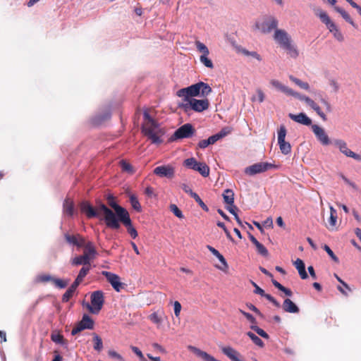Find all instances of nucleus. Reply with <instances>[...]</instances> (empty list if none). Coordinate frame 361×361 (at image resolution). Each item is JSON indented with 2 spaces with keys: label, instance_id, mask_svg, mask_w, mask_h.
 Returning a JSON list of instances; mask_svg holds the SVG:
<instances>
[{
  "label": "nucleus",
  "instance_id": "nucleus-9",
  "mask_svg": "<svg viewBox=\"0 0 361 361\" xmlns=\"http://www.w3.org/2000/svg\"><path fill=\"white\" fill-rule=\"evenodd\" d=\"M270 83L273 87H274L278 90L281 91V92L287 95L292 96L300 101H304L307 104L309 102V100L311 99L309 97L301 94L300 93L297 92L292 90L291 88H289L288 87L283 85L279 80H271Z\"/></svg>",
  "mask_w": 361,
  "mask_h": 361
},
{
  "label": "nucleus",
  "instance_id": "nucleus-35",
  "mask_svg": "<svg viewBox=\"0 0 361 361\" xmlns=\"http://www.w3.org/2000/svg\"><path fill=\"white\" fill-rule=\"evenodd\" d=\"M80 323L84 326H88L86 329H92L94 328V321L88 314H84Z\"/></svg>",
  "mask_w": 361,
  "mask_h": 361
},
{
  "label": "nucleus",
  "instance_id": "nucleus-22",
  "mask_svg": "<svg viewBox=\"0 0 361 361\" xmlns=\"http://www.w3.org/2000/svg\"><path fill=\"white\" fill-rule=\"evenodd\" d=\"M84 244L85 245L82 247L84 248L83 255H86L87 259L92 261L97 255V251L94 244L90 240H86Z\"/></svg>",
  "mask_w": 361,
  "mask_h": 361
},
{
  "label": "nucleus",
  "instance_id": "nucleus-5",
  "mask_svg": "<svg viewBox=\"0 0 361 361\" xmlns=\"http://www.w3.org/2000/svg\"><path fill=\"white\" fill-rule=\"evenodd\" d=\"M279 25L278 20L273 16H264L263 21H256L255 27L264 34H268L272 32L273 30L277 29Z\"/></svg>",
  "mask_w": 361,
  "mask_h": 361
},
{
  "label": "nucleus",
  "instance_id": "nucleus-3",
  "mask_svg": "<svg viewBox=\"0 0 361 361\" xmlns=\"http://www.w3.org/2000/svg\"><path fill=\"white\" fill-rule=\"evenodd\" d=\"M103 203L101 200L96 202V207L92 204L89 201L82 200L79 204L80 212L84 214L87 219H98L102 221V211L99 208V204Z\"/></svg>",
  "mask_w": 361,
  "mask_h": 361
},
{
  "label": "nucleus",
  "instance_id": "nucleus-11",
  "mask_svg": "<svg viewBox=\"0 0 361 361\" xmlns=\"http://www.w3.org/2000/svg\"><path fill=\"white\" fill-rule=\"evenodd\" d=\"M287 130L284 125H281L277 130L278 144L282 154L287 155L291 152V145L286 141Z\"/></svg>",
  "mask_w": 361,
  "mask_h": 361
},
{
  "label": "nucleus",
  "instance_id": "nucleus-7",
  "mask_svg": "<svg viewBox=\"0 0 361 361\" xmlns=\"http://www.w3.org/2000/svg\"><path fill=\"white\" fill-rule=\"evenodd\" d=\"M279 168V166L269 162H258L246 167L244 172L245 174L252 176L271 169H277Z\"/></svg>",
  "mask_w": 361,
  "mask_h": 361
},
{
  "label": "nucleus",
  "instance_id": "nucleus-25",
  "mask_svg": "<svg viewBox=\"0 0 361 361\" xmlns=\"http://www.w3.org/2000/svg\"><path fill=\"white\" fill-rule=\"evenodd\" d=\"M283 310L288 313H298L300 310L299 307L290 299H285L283 305Z\"/></svg>",
  "mask_w": 361,
  "mask_h": 361
},
{
  "label": "nucleus",
  "instance_id": "nucleus-63",
  "mask_svg": "<svg viewBox=\"0 0 361 361\" xmlns=\"http://www.w3.org/2000/svg\"><path fill=\"white\" fill-rule=\"evenodd\" d=\"M108 355L109 357H111L112 358H116V359L118 360L119 361H125L123 357L120 354H118L117 352H116L115 350H109Z\"/></svg>",
  "mask_w": 361,
  "mask_h": 361
},
{
  "label": "nucleus",
  "instance_id": "nucleus-41",
  "mask_svg": "<svg viewBox=\"0 0 361 361\" xmlns=\"http://www.w3.org/2000/svg\"><path fill=\"white\" fill-rule=\"evenodd\" d=\"M218 259L221 262V266L216 265V267L218 269H220L224 272H226L228 269V264L224 258V257L220 253V255L217 257Z\"/></svg>",
  "mask_w": 361,
  "mask_h": 361
},
{
  "label": "nucleus",
  "instance_id": "nucleus-43",
  "mask_svg": "<svg viewBox=\"0 0 361 361\" xmlns=\"http://www.w3.org/2000/svg\"><path fill=\"white\" fill-rule=\"evenodd\" d=\"M213 140L211 137L207 139L200 140L197 144V147L200 149H205L211 145H214Z\"/></svg>",
  "mask_w": 361,
  "mask_h": 361
},
{
  "label": "nucleus",
  "instance_id": "nucleus-46",
  "mask_svg": "<svg viewBox=\"0 0 361 361\" xmlns=\"http://www.w3.org/2000/svg\"><path fill=\"white\" fill-rule=\"evenodd\" d=\"M36 280H37V282H38V283H47V282H49V281L53 282L54 277H52L51 276H50L49 274H41V275L37 276Z\"/></svg>",
  "mask_w": 361,
  "mask_h": 361
},
{
  "label": "nucleus",
  "instance_id": "nucleus-38",
  "mask_svg": "<svg viewBox=\"0 0 361 361\" xmlns=\"http://www.w3.org/2000/svg\"><path fill=\"white\" fill-rule=\"evenodd\" d=\"M283 49H286L288 51V54L290 55L293 58H296L298 56V51L297 49L291 44V42L288 43L285 46L282 47Z\"/></svg>",
  "mask_w": 361,
  "mask_h": 361
},
{
  "label": "nucleus",
  "instance_id": "nucleus-49",
  "mask_svg": "<svg viewBox=\"0 0 361 361\" xmlns=\"http://www.w3.org/2000/svg\"><path fill=\"white\" fill-rule=\"evenodd\" d=\"M192 197L195 200L196 202L198 203V204L200 206V207L203 210H204V211L209 210L207 206L204 204V202L202 200V199L200 197V196L196 192L192 195Z\"/></svg>",
  "mask_w": 361,
  "mask_h": 361
},
{
  "label": "nucleus",
  "instance_id": "nucleus-52",
  "mask_svg": "<svg viewBox=\"0 0 361 361\" xmlns=\"http://www.w3.org/2000/svg\"><path fill=\"white\" fill-rule=\"evenodd\" d=\"M90 269V266L82 267V269L79 271V274H78V275L77 276V279H78V280H80V281H82L83 279L88 274Z\"/></svg>",
  "mask_w": 361,
  "mask_h": 361
},
{
  "label": "nucleus",
  "instance_id": "nucleus-56",
  "mask_svg": "<svg viewBox=\"0 0 361 361\" xmlns=\"http://www.w3.org/2000/svg\"><path fill=\"white\" fill-rule=\"evenodd\" d=\"M53 283L56 286H57L59 288H64L67 286L68 281H63L60 279H55L54 278Z\"/></svg>",
  "mask_w": 361,
  "mask_h": 361
},
{
  "label": "nucleus",
  "instance_id": "nucleus-13",
  "mask_svg": "<svg viewBox=\"0 0 361 361\" xmlns=\"http://www.w3.org/2000/svg\"><path fill=\"white\" fill-rule=\"evenodd\" d=\"M102 274L116 291L120 292L124 288L125 283L121 282V278L118 275L106 271H103Z\"/></svg>",
  "mask_w": 361,
  "mask_h": 361
},
{
  "label": "nucleus",
  "instance_id": "nucleus-14",
  "mask_svg": "<svg viewBox=\"0 0 361 361\" xmlns=\"http://www.w3.org/2000/svg\"><path fill=\"white\" fill-rule=\"evenodd\" d=\"M314 13L325 24L329 32H334L338 28L337 25L330 19L328 14L320 8H316Z\"/></svg>",
  "mask_w": 361,
  "mask_h": 361
},
{
  "label": "nucleus",
  "instance_id": "nucleus-42",
  "mask_svg": "<svg viewBox=\"0 0 361 361\" xmlns=\"http://www.w3.org/2000/svg\"><path fill=\"white\" fill-rule=\"evenodd\" d=\"M195 46H196L197 51L201 52L202 54H209V49L204 43H202L200 41H196Z\"/></svg>",
  "mask_w": 361,
  "mask_h": 361
},
{
  "label": "nucleus",
  "instance_id": "nucleus-58",
  "mask_svg": "<svg viewBox=\"0 0 361 361\" xmlns=\"http://www.w3.org/2000/svg\"><path fill=\"white\" fill-rule=\"evenodd\" d=\"M87 326H84L80 323V322L74 326L71 331V334L73 336L78 334L80 331L86 329Z\"/></svg>",
  "mask_w": 361,
  "mask_h": 361
},
{
  "label": "nucleus",
  "instance_id": "nucleus-23",
  "mask_svg": "<svg viewBox=\"0 0 361 361\" xmlns=\"http://www.w3.org/2000/svg\"><path fill=\"white\" fill-rule=\"evenodd\" d=\"M222 353L228 357L232 361H243L240 357V354L234 348L230 346L221 348Z\"/></svg>",
  "mask_w": 361,
  "mask_h": 361
},
{
  "label": "nucleus",
  "instance_id": "nucleus-16",
  "mask_svg": "<svg viewBox=\"0 0 361 361\" xmlns=\"http://www.w3.org/2000/svg\"><path fill=\"white\" fill-rule=\"evenodd\" d=\"M312 130L314 133L317 139L323 145H329L332 142H331L329 136L325 133V130L319 126L318 125L314 124L312 125Z\"/></svg>",
  "mask_w": 361,
  "mask_h": 361
},
{
  "label": "nucleus",
  "instance_id": "nucleus-34",
  "mask_svg": "<svg viewBox=\"0 0 361 361\" xmlns=\"http://www.w3.org/2000/svg\"><path fill=\"white\" fill-rule=\"evenodd\" d=\"M289 79L295 85L299 86L300 88L307 91H310V85L307 82H303L301 80L294 77L293 75H290Z\"/></svg>",
  "mask_w": 361,
  "mask_h": 361
},
{
  "label": "nucleus",
  "instance_id": "nucleus-50",
  "mask_svg": "<svg viewBox=\"0 0 361 361\" xmlns=\"http://www.w3.org/2000/svg\"><path fill=\"white\" fill-rule=\"evenodd\" d=\"M331 215L329 218V224L331 226H335L337 221V212L336 210L330 207Z\"/></svg>",
  "mask_w": 361,
  "mask_h": 361
},
{
  "label": "nucleus",
  "instance_id": "nucleus-55",
  "mask_svg": "<svg viewBox=\"0 0 361 361\" xmlns=\"http://www.w3.org/2000/svg\"><path fill=\"white\" fill-rule=\"evenodd\" d=\"M256 250L259 254L262 256L267 257L268 255L267 249L260 243H257L256 245Z\"/></svg>",
  "mask_w": 361,
  "mask_h": 361
},
{
  "label": "nucleus",
  "instance_id": "nucleus-57",
  "mask_svg": "<svg viewBox=\"0 0 361 361\" xmlns=\"http://www.w3.org/2000/svg\"><path fill=\"white\" fill-rule=\"evenodd\" d=\"M261 296L264 297L267 300L271 302L275 307L278 308L281 307L280 303L270 294H267L264 292V294L262 295Z\"/></svg>",
  "mask_w": 361,
  "mask_h": 361
},
{
  "label": "nucleus",
  "instance_id": "nucleus-8",
  "mask_svg": "<svg viewBox=\"0 0 361 361\" xmlns=\"http://www.w3.org/2000/svg\"><path fill=\"white\" fill-rule=\"evenodd\" d=\"M90 298L91 304H87V307L90 313L97 314L104 303V293L102 290H96L92 293Z\"/></svg>",
  "mask_w": 361,
  "mask_h": 361
},
{
  "label": "nucleus",
  "instance_id": "nucleus-61",
  "mask_svg": "<svg viewBox=\"0 0 361 361\" xmlns=\"http://www.w3.org/2000/svg\"><path fill=\"white\" fill-rule=\"evenodd\" d=\"M235 219L238 224V226H252L251 223L249 221L242 219L238 214H234Z\"/></svg>",
  "mask_w": 361,
  "mask_h": 361
},
{
  "label": "nucleus",
  "instance_id": "nucleus-28",
  "mask_svg": "<svg viewBox=\"0 0 361 361\" xmlns=\"http://www.w3.org/2000/svg\"><path fill=\"white\" fill-rule=\"evenodd\" d=\"M222 195L226 204L235 207L234 192L231 189L225 190Z\"/></svg>",
  "mask_w": 361,
  "mask_h": 361
},
{
  "label": "nucleus",
  "instance_id": "nucleus-6",
  "mask_svg": "<svg viewBox=\"0 0 361 361\" xmlns=\"http://www.w3.org/2000/svg\"><path fill=\"white\" fill-rule=\"evenodd\" d=\"M195 133V128L189 123H185L176 129L173 134L169 138V142H173L178 140L190 138Z\"/></svg>",
  "mask_w": 361,
  "mask_h": 361
},
{
  "label": "nucleus",
  "instance_id": "nucleus-10",
  "mask_svg": "<svg viewBox=\"0 0 361 361\" xmlns=\"http://www.w3.org/2000/svg\"><path fill=\"white\" fill-rule=\"evenodd\" d=\"M183 165L199 172L203 177H207L209 175V167L205 163L197 161L194 157L185 159Z\"/></svg>",
  "mask_w": 361,
  "mask_h": 361
},
{
  "label": "nucleus",
  "instance_id": "nucleus-31",
  "mask_svg": "<svg viewBox=\"0 0 361 361\" xmlns=\"http://www.w3.org/2000/svg\"><path fill=\"white\" fill-rule=\"evenodd\" d=\"M334 10L340 13L342 16V18L348 23H350L351 25H353L354 27H356V25L350 16V15L342 8L335 6Z\"/></svg>",
  "mask_w": 361,
  "mask_h": 361
},
{
  "label": "nucleus",
  "instance_id": "nucleus-53",
  "mask_svg": "<svg viewBox=\"0 0 361 361\" xmlns=\"http://www.w3.org/2000/svg\"><path fill=\"white\" fill-rule=\"evenodd\" d=\"M323 248L327 252V254L329 255V257L331 258V259L334 262H335L336 263L339 262L338 258L336 256V255L334 253V252L331 250V249L327 245H324L323 246Z\"/></svg>",
  "mask_w": 361,
  "mask_h": 361
},
{
  "label": "nucleus",
  "instance_id": "nucleus-15",
  "mask_svg": "<svg viewBox=\"0 0 361 361\" xmlns=\"http://www.w3.org/2000/svg\"><path fill=\"white\" fill-rule=\"evenodd\" d=\"M153 172L161 178H172L174 176L175 170L171 165H161L157 166Z\"/></svg>",
  "mask_w": 361,
  "mask_h": 361
},
{
  "label": "nucleus",
  "instance_id": "nucleus-54",
  "mask_svg": "<svg viewBox=\"0 0 361 361\" xmlns=\"http://www.w3.org/2000/svg\"><path fill=\"white\" fill-rule=\"evenodd\" d=\"M239 312L252 324V325H257L256 319L250 313L239 310Z\"/></svg>",
  "mask_w": 361,
  "mask_h": 361
},
{
  "label": "nucleus",
  "instance_id": "nucleus-2",
  "mask_svg": "<svg viewBox=\"0 0 361 361\" xmlns=\"http://www.w3.org/2000/svg\"><path fill=\"white\" fill-rule=\"evenodd\" d=\"M212 92V87L206 82L199 81L186 87H183L177 91L176 95L183 97L184 100H188L189 98L195 97L205 98Z\"/></svg>",
  "mask_w": 361,
  "mask_h": 361
},
{
  "label": "nucleus",
  "instance_id": "nucleus-51",
  "mask_svg": "<svg viewBox=\"0 0 361 361\" xmlns=\"http://www.w3.org/2000/svg\"><path fill=\"white\" fill-rule=\"evenodd\" d=\"M254 226H273V220L271 216L267 217L264 221L262 223L257 221H252Z\"/></svg>",
  "mask_w": 361,
  "mask_h": 361
},
{
  "label": "nucleus",
  "instance_id": "nucleus-59",
  "mask_svg": "<svg viewBox=\"0 0 361 361\" xmlns=\"http://www.w3.org/2000/svg\"><path fill=\"white\" fill-rule=\"evenodd\" d=\"M74 291L68 288V290L65 292V293L62 296V302H67L73 296Z\"/></svg>",
  "mask_w": 361,
  "mask_h": 361
},
{
  "label": "nucleus",
  "instance_id": "nucleus-33",
  "mask_svg": "<svg viewBox=\"0 0 361 361\" xmlns=\"http://www.w3.org/2000/svg\"><path fill=\"white\" fill-rule=\"evenodd\" d=\"M149 124V126H142V128L153 129V131H158V133H159L161 135H164L165 134L164 129L159 127V123L155 119L153 118L152 120H151Z\"/></svg>",
  "mask_w": 361,
  "mask_h": 361
},
{
  "label": "nucleus",
  "instance_id": "nucleus-62",
  "mask_svg": "<svg viewBox=\"0 0 361 361\" xmlns=\"http://www.w3.org/2000/svg\"><path fill=\"white\" fill-rule=\"evenodd\" d=\"M231 132H232V128L230 126L224 127L221 129L220 131H219V133L221 135L222 138H224V137L229 135Z\"/></svg>",
  "mask_w": 361,
  "mask_h": 361
},
{
  "label": "nucleus",
  "instance_id": "nucleus-36",
  "mask_svg": "<svg viewBox=\"0 0 361 361\" xmlns=\"http://www.w3.org/2000/svg\"><path fill=\"white\" fill-rule=\"evenodd\" d=\"M93 342L94 349L97 352H100L103 348V343L102 338L97 334H93Z\"/></svg>",
  "mask_w": 361,
  "mask_h": 361
},
{
  "label": "nucleus",
  "instance_id": "nucleus-37",
  "mask_svg": "<svg viewBox=\"0 0 361 361\" xmlns=\"http://www.w3.org/2000/svg\"><path fill=\"white\" fill-rule=\"evenodd\" d=\"M272 283L273 285L278 288L279 290L283 292L287 296H292L293 292L290 289L286 288L285 286H282L280 283H279L275 279H272Z\"/></svg>",
  "mask_w": 361,
  "mask_h": 361
},
{
  "label": "nucleus",
  "instance_id": "nucleus-48",
  "mask_svg": "<svg viewBox=\"0 0 361 361\" xmlns=\"http://www.w3.org/2000/svg\"><path fill=\"white\" fill-rule=\"evenodd\" d=\"M170 210L178 218L181 219L183 217L182 211L178 207L177 205L171 204L170 205Z\"/></svg>",
  "mask_w": 361,
  "mask_h": 361
},
{
  "label": "nucleus",
  "instance_id": "nucleus-44",
  "mask_svg": "<svg viewBox=\"0 0 361 361\" xmlns=\"http://www.w3.org/2000/svg\"><path fill=\"white\" fill-rule=\"evenodd\" d=\"M121 167L123 171L133 173L134 172L133 166L125 160H122L120 162Z\"/></svg>",
  "mask_w": 361,
  "mask_h": 361
},
{
  "label": "nucleus",
  "instance_id": "nucleus-26",
  "mask_svg": "<svg viewBox=\"0 0 361 361\" xmlns=\"http://www.w3.org/2000/svg\"><path fill=\"white\" fill-rule=\"evenodd\" d=\"M90 260H89L86 255L77 256L71 259V264L73 266L82 264L83 267L90 266Z\"/></svg>",
  "mask_w": 361,
  "mask_h": 361
},
{
  "label": "nucleus",
  "instance_id": "nucleus-17",
  "mask_svg": "<svg viewBox=\"0 0 361 361\" xmlns=\"http://www.w3.org/2000/svg\"><path fill=\"white\" fill-rule=\"evenodd\" d=\"M66 241L71 245L75 246L77 248H81L82 245H85V242L87 240L82 235L79 234H69L66 233L64 235Z\"/></svg>",
  "mask_w": 361,
  "mask_h": 361
},
{
  "label": "nucleus",
  "instance_id": "nucleus-32",
  "mask_svg": "<svg viewBox=\"0 0 361 361\" xmlns=\"http://www.w3.org/2000/svg\"><path fill=\"white\" fill-rule=\"evenodd\" d=\"M129 202L132 207V208L137 212H140L142 210V207L139 202V200L137 199V197L134 194H130L129 195Z\"/></svg>",
  "mask_w": 361,
  "mask_h": 361
},
{
  "label": "nucleus",
  "instance_id": "nucleus-24",
  "mask_svg": "<svg viewBox=\"0 0 361 361\" xmlns=\"http://www.w3.org/2000/svg\"><path fill=\"white\" fill-rule=\"evenodd\" d=\"M63 211L66 215L72 217L75 212L74 202L68 198L65 199L63 203Z\"/></svg>",
  "mask_w": 361,
  "mask_h": 361
},
{
  "label": "nucleus",
  "instance_id": "nucleus-39",
  "mask_svg": "<svg viewBox=\"0 0 361 361\" xmlns=\"http://www.w3.org/2000/svg\"><path fill=\"white\" fill-rule=\"evenodd\" d=\"M247 336L252 340V341L257 346L262 348L264 346V342L259 338L257 336H256L254 333L251 331H248L247 333Z\"/></svg>",
  "mask_w": 361,
  "mask_h": 361
},
{
  "label": "nucleus",
  "instance_id": "nucleus-47",
  "mask_svg": "<svg viewBox=\"0 0 361 361\" xmlns=\"http://www.w3.org/2000/svg\"><path fill=\"white\" fill-rule=\"evenodd\" d=\"M51 339L52 341H54L56 343H60V344H64L65 340L61 334H52L51 335Z\"/></svg>",
  "mask_w": 361,
  "mask_h": 361
},
{
  "label": "nucleus",
  "instance_id": "nucleus-12",
  "mask_svg": "<svg viewBox=\"0 0 361 361\" xmlns=\"http://www.w3.org/2000/svg\"><path fill=\"white\" fill-rule=\"evenodd\" d=\"M332 143L337 147L340 152L345 154L346 157L353 158L357 161H361V155L358 154L348 148L347 143L341 139H336L332 141Z\"/></svg>",
  "mask_w": 361,
  "mask_h": 361
},
{
  "label": "nucleus",
  "instance_id": "nucleus-64",
  "mask_svg": "<svg viewBox=\"0 0 361 361\" xmlns=\"http://www.w3.org/2000/svg\"><path fill=\"white\" fill-rule=\"evenodd\" d=\"M174 314L176 317H178L181 311V305L178 301H175L173 303Z\"/></svg>",
  "mask_w": 361,
  "mask_h": 361
},
{
  "label": "nucleus",
  "instance_id": "nucleus-60",
  "mask_svg": "<svg viewBox=\"0 0 361 361\" xmlns=\"http://www.w3.org/2000/svg\"><path fill=\"white\" fill-rule=\"evenodd\" d=\"M149 319L151 322L156 324H160L162 322L161 318L159 316L157 312H154L149 315Z\"/></svg>",
  "mask_w": 361,
  "mask_h": 361
},
{
  "label": "nucleus",
  "instance_id": "nucleus-40",
  "mask_svg": "<svg viewBox=\"0 0 361 361\" xmlns=\"http://www.w3.org/2000/svg\"><path fill=\"white\" fill-rule=\"evenodd\" d=\"M209 54H202L200 57V61L207 68H213L214 64L211 59L208 58Z\"/></svg>",
  "mask_w": 361,
  "mask_h": 361
},
{
  "label": "nucleus",
  "instance_id": "nucleus-20",
  "mask_svg": "<svg viewBox=\"0 0 361 361\" xmlns=\"http://www.w3.org/2000/svg\"><path fill=\"white\" fill-rule=\"evenodd\" d=\"M142 133L147 137L152 144L159 145L161 144L164 140L158 131H153L151 128H142Z\"/></svg>",
  "mask_w": 361,
  "mask_h": 361
},
{
  "label": "nucleus",
  "instance_id": "nucleus-27",
  "mask_svg": "<svg viewBox=\"0 0 361 361\" xmlns=\"http://www.w3.org/2000/svg\"><path fill=\"white\" fill-rule=\"evenodd\" d=\"M294 265L297 270L298 271V273L301 279H306L308 277V275L305 271V265L303 261L298 258L295 261Z\"/></svg>",
  "mask_w": 361,
  "mask_h": 361
},
{
  "label": "nucleus",
  "instance_id": "nucleus-1",
  "mask_svg": "<svg viewBox=\"0 0 361 361\" xmlns=\"http://www.w3.org/2000/svg\"><path fill=\"white\" fill-rule=\"evenodd\" d=\"M99 208L102 213V221L105 223V226H133L129 212L126 208L121 207L111 209L104 203H101Z\"/></svg>",
  "mask_w": 361,
  "mask_h": 361
},
{
  "label": "nucleus",
  "instance_id": "nucleus-19",
  "mask_svg": "<svg viewBox=\"0 0 361 361\" xmlns=\"http://www.w3.org/2000/svg\"><path fill=\"white\" fill-rule=\"evenodd\" d=\"M274 39L281 47L288 43L291 42L290 36L284 30L276 29Z\"/></svg>",
  "mask_w": 361,
  "mask_h": 361
},
{
  "label": "nucleus",
  "instance_id": "nucleus-30",
  "mask_svg": "<svg viewBox=\"0 0 361 361\" xmlns=\"http://www.w3.org/2000/svg\"><path fill=\"white\" fill-rule=\"evenodd\" d=\"M106 206L111 209H115L121 207L116 198L112 194H108L106 197Z\"/></svg>",
  "mask_w": 361,
  "mask_h": 361
},
{
  "label": "nucleus",
  "instance_id": "nucleus-18",
  "mask_svg": "<svg viewBox=\"0 0 361 361\" xmlns=\"http://www.w3.org/2000/svg\"><path fill=\"white\" fill-rule=\"evenodd\" d=\"M111 116V108L107 106L102 112L97 114L91 119L93 126H99L105 121L109 119Z\"/></svg>",
  "mask_w": 361,
  "mask_h": 361
},
{
  "label": "nucleus",
  "instance_id": "nucleus-45",
  "mask_svg": "<svg viewBox=\"0 0 361 361\" xmlns=\"http://www.w3.org/2000/svg\"><path fill=\"white\" fill-rule=\"evenodd\" d=\"M250 329L255 331L259 336L264 338L268 339L269 338V335L262 329L258 327L257 325H251Z\"/></svg>",
  "mask_w": 361,
  "mask_h": 361
},
{
  "label": "nucleus",
  "instance_id": "nucleus-4",
  "mask_svg": "<svg viewBox=\"0 0 361 361\" xmlns=\"http://www.w3.org/2000/svg\"><path fill=\"white\" fill-rule=\"evenodd\" d=\"M186 103L179 104V107L183 109L185 112H188L192 110L195 112H202L207 109L209 106V102L207 99H197L195 98H189L188 100H185Z\"/></svg>",
  "mask_w": 361,
  "mask_h": 361
},
{
  "label": "nucleus",
  "instance_id": "nucleus-29",
  "mask_svg": "<svg viewBox=\"0 0 361 361\" xmlns=\"http://www.w3.org/2000/svg\"><path fill=\"white\" fill-rule=\"evenodd\" d=\"M235 49L238 53H241L245 56H250L259 61H262L261 56L256 51H250L241 46H236Z\"/></svg>",
  "mask_w": 361,
  "mask_h": 361
},
{
  "label": "nucleus",
  "instance_id": "nucleus-21",
  "mask_svg": "<svg viewBox=\"0 0 361 361\" xmlns=\"http://www.w3.org/2000/svg\"><path fill=\"white\" fill-rule=\"evenodd\" d=\"M288 117L293 121L304 126H312V119L304 112H300L298 114L290 113Z\"/></svg>",
  "mask_w": 361,
  "mask_h": 361
}]
</instances>
